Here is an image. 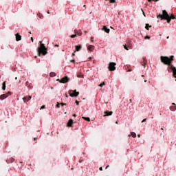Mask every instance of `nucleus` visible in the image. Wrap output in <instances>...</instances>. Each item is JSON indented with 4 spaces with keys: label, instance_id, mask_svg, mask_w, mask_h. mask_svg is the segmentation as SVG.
I'll list each match as a JSON object with an SVG mask.
<instances>
[{
    "label": "nucleus",
    "instance_id": "cd10ccee",
    "mask_svg": "<svg viewBox=\"0 0 176 176\" xmlns=\"http://www.w3.org/2000/svg\"><path fill=\"white\" fill-rule=\"evenodd\" d=\"M77 78H83V75L78 74Z\"/></svg>",
    "mask_w": 176,
    "mask_h": 176
},
{
    "label": "nucleus",
    "instance_id": "f257e3e1",
    "mask_svg": "<svg viewBox=\"0 0 176 176\" xmlns=\"http://www.w3.org/2000/svg\"><path fill=\"white\" fill-rule=\"evenodd\" d=\"M157 19H161V20H166L168 24H170V23L171 22V20H175V16H174V14H171L170 16L168 15V13H167V11L164 10L162 11V14H159L157 16Z\"/></svg>",
    "mask_w": 176,
    "mask_h": 176
},
{
    "label": "nucleus",
    "instance_id": "4c0bfd02",
    "mask_svg": "<svg viewBox=\"0 0 176 176\" xmlns=\"http://www.w3.org/2000/svg\"><path fill=\"white\" fill-rule=\"evenodd\" d=\"M59 107H60V104L58 103V104H56V108H59Z\"/></svg>",
    "mask_w": 176,
    "mask_h": 176
},
{
    "label": "nucleus",
    "instance_id": "58836bf2",
    "mask_svg": "<svg viewBox=\"0 0 176 176\" xmlns=\"http://www.w3.org/2000/svg\"><path fill=\"white\" fill-rule=\"evenodd\" d=\"M94 37H91V41H94Z\"/></svg>",
    "mask_w": 176,
    "mask_h": 176
},
{
    "label": "nucleus",
    "instance_id": "f8f14e48",
    "mask_svg": "<svg viewBox=\"0 0 176 176\" xmlns=\"http://www.w3.org/2000/svg\"><path fill=\"white\" fill-rule=\"evenodd\" d=\"M112 113H113V112L109 111H104V116H112Z\"/></svg>",
    "mask_w": 176,
    "mask_h": 176
},
{
    "label": "nucleus",
    "instance_id": "39448f33",
    "mask_svg": "<svg viewBox=\"0 0 176 176\" xmlns=\"http://www.w3.org/2000/svg\"><path fill=\"white\" fill-rule=\"evenodd\" d=\"M56 80L58 82H60V83H67V82H69V78H68V76H65L62 78L60 80L57 79Z\"/></svg>",
    "mask_w": 176,
    "mask_h": 176
},
{
    "label": "nucleus",
    "instance_id": "6e6552de",
    "mask_svg": "<svg viewBox=\"0 0 176 176\" xmlns=\"http://www.w3.org/2000/svg\"><path fill=\"white\" fill-rule=\"evenodd\" d=\"M12 94V92L9 91L6 94H2L0 96V100H5V98H8L9 97V95Z\"/></svg>",
    "mask_w": 176,
    "mask_h": 176
},
{
    "label": "nucleus",
    "instance_id": "7ed1b4c3",
    "mask_svg": "<svg viewBox=\"0 0 176 176\" xmlns=\"http://www.w3.org/2000/svg\"><path fill=\"white\" fill-rule=\"evenodd\" d=\"M160 60L163 63V64H165V65H169V67H171V63H173V59H170V58H168V56H161Z\"/></svg>",
    "mask_w": 176,
    "mask_h": 176
},
{
    "label": "nucleus",
    "instance_id": "de8ad7c7",
    "mask_svg": "<svg viewBox=\"0 0 176 176\" xmlns=\"http://www.w3.org/2000/svg\"><path fill=\"white\" fill-rule=\"evenodd\" d=\"M142 11L143 12L144 16H145V12H144V10H142Z\"/></svg>",
    "mask_w": 176,
    "mask_h": 176
},
{
    "label": "nucleus",
    "instance_id": "e433bc0d",
    "mask_svg": "<svg viewBox=\"0 0 176 176\" xmlns=\"http://www.w3.org/2000/svg\"><path fill=\"white\" fill-rule=\"evenodd\" d=\"M144 122H146V118L144 119V120L142 121V123H144Z\"/></svg>",
    "mask_w": 176,
    "mask_h": 176
},
{
    "label": "nucleus",
    "instance_id": "69168bd1",
    "mask_svg": "<svg viewBox=\"0 0 176 176\" xmlns=\"http://www.w3.org/2000/svg\"><path fill=\"white\" fill-rule=\"evenodd\" d=\"M29 33H30V34H31V32H30Z\"/></svg>",
    "mask_w": 176,
    "mask_h": 176
},
{
    "label": "nucleus",
    "instance_id": "c9c22d12",
    "mask_svg": "<svg viewBox=\"0 0 176 176\" xmlns=\"http://www.w3.org/2000/svg\"><path fill=\"white\" fill-rule=\"evenodd\" d=\"M28 87H30V89H32V85L30 84Z\"/></svg>",
    "mask_w": 176,
    "mask_h": 176
},
{
    "label": "nucleus",
    "instance_id": "8fccbe9b",
    "mask_svg": "<svg viewBox=\"0 0 176 176\" xmlns=\"http://www.w3.org/2000/svg\"><path fill=\"white\" fill-rule=\"evenodd\" d=\"M73 116H74V118H76V114H73Z\"/></svg>",
    "mask_w": 176,
    "mask_h": 176
},
{
    "label": "nucleus",
    "instance_id": "1a4fd4ad",
    "mask_svg": "<svg viewBox=\"0 0 176 176\" xmlns=\"http://www.w3.org/2000/svg\"><path fill=\"white\" fill-rule=\"evenodd\" d=\"M31 98H32V97L31 96H28L23 97V100L24 102H28V101H30V100H31Z\"/></svg>",
    "mask_w": 176,
    "mask_h": 176
},
{
    "label": "nucleus",
    "instance_id": "f704fd0d",
    "mask_svg": "<svg viewBox=\"0 0 176 176\" xmlns=\"http://www.w3.org/2000/svg\"><path fill=\"white\" fill-rule=\"evenodd\" d=\"M60 105H62V107H64V105H67V104H65V103H60Z\"/></svg>",
    "mask_w": 176,
    "mask_h": 176
},
{
    "label": "nucleus",
    "instance_id": "393cba45",
    "mask_svg": "<svg viewBox=\"0 0 176 176\" xmlns=\"http://www.w3.org/2000/svg\"><path fill=\"white\" fill-rule=\"evenodd\" d=\"M74 32H77V35H78V36H82V32H78V30H74Z\"/></svg>",
    "mask_w": 176,
    "mask_h": 176
},
{
    "label": "nucleus",
    "instance_id": "0e129e2a",
    "mask_svg": "<svg viewBox=\"0 0 176 176\" xmlns=\"http://www.w3.org/2000/svg\"><path fill=\"white\" fill-rule=\"evenodd\" d=\"M144 82H146V80H145Z\"/></svg>",
    "mask_w": 176,
    "mask_h": 176
},
{
    "label": "nucleus",
    "instance_id": "412c9836",
    "mask_svg": "<svg viewBox=\"0 0 176 176\" xmlns=\"http://www.w3.org/2000/svg\"><path fill=\"white\" fill-rule=\"evenodd\" d=\"M131 135L133 138H135L137 137V134L135 132H131Z\"/></svg>",
    "mask_w": 176,
    "mask_h": 176
},
{
    "label": "nucleus",
    "instance_id": "bb28decb",
    "mask_svg": "<svg viewBox=\"0 0 176 176\" xmlns=\"http://www.w3.org/2000/svg\"><path fill=\"white\" fill-rule=\"evenodd\" d=\"M25 86H27V87H30V82L28 81L26 82Z\"/></svg>",
    "mask_w": 176,
    "mask_h": 176
},
{
    "label": "nucleus",
    "instance_id": "f03ea898",
    "mask_svg": "<svg viewBox=\"0 0 176 176\" xmlns=\"http://www.w3.org/2000/svg\"><path fill=\"white\" fill-rule=\"evenodd\" d=\"M40 46L37 48V52L38 56L43 54V56H46L47 54V48L45 46V44L42 43V41H39Z\"/></svg>",
    "mask_w": 176,
    "mask_h": 176
},
{
    "label": "nucleus",
    "instance_id": "bf43d9fd",
    "mask_svg": "<svg viewBox=\"0 0 176 176\" xmlns=\"http://www.w3.org/2000/svg\"><path fill=\"white\" fill-rule=\"evenodd\" d=\"M131 135H129V137H131Z\"/></svg>",
    "mask_w": 176,
    "mask_h": 176
},
{
    "label": "nucleus",
    "instance_id": "b1692460",
    "mask_svg": "<svg viewBox=\"0 0 176 176\" xmlns=\"http://www.w3.org/2000/svg\"><path fill=\"white\" fill-rule=\"evenodd\" d=\"M149 27H152V26H151V25H149V24L146 23V26H145L146 30H147L148 31H149Z\"/></svg>",
    "mask_w": 176,
    "mask_h": 176
},
{
    "label": "nucleus",
    "instance_id": "6ab92c4d",
    "mask_svg": "<svg viewBox=\"0 0 176 176\" xmlns=\"http://www.w3.org/2000/svg\"><path fill=\"white\" fill-rule=\"evenodd\" d=\"M2 90H6V81H4L2 84Z\"/></svg>",
    "mask_w": 176,
    "mask_h": 176
},
{
    "label": "nucleus",
    "instance_id": "423d86ee",
    "mask_svg": "<svg viewBox=\"0 0 176 176\" xmlns=\"http://www.w3.org/2000/svg\"><path fill=\"white\" fill-rule=\"evenodd\" d=\"M116 63H113V62H111L109 64V71H115L116 69Z\"/></svg>",
    "mask_w": 176,
    "mask_h": 176
},
{
    "label": "nucleus",
    "instance_id": "37998d69",
    "mask_svg": "<svg viewBox=\"0 0 176 176\" xmlns=\"http://www.w3.org/2000/svg\"><path fill=\"white\" fill-rule=\"evenodd\" d=\"M75 53H76V51H74V52L72 54V56H75Z\"/></svg>",
    "mask_w": 176,
    "mask_h": 176
},
{
    "label": "nucleus",
    "instance_id": "a19ab883",
    "mask_svg": "<svg viewBox=\"0 0 176 176\" xmlns=\"http://www.w3.org/2000/svg\"><path fill=\"white\" fill-rule=\"evenodd\" d=\"M76 104L78 105L79 104V102L78 100H76Z\"/></svg>",
    "mask_w": 176,
    "mask_h": 176
},
{
    "label": "nucleus",
    "instance_id": "864d4df0",
    "mask_svg": "<svg viewBox=\"0 0 176 176\" xmlns=\"http://www.w3.org/2000/svg\"><path fill=\"white\" fill-rule=\"evenodd\" d=\"M55 46H56L57 47H58V45H56Z\"/></svg>",
    "mask_w": 176,
    "mask_h": 176
},
{
    "label": "nucleus",
    "instance_id": "c03bdc74",
    "mask_svg": "<svg viewBox=\"0 0 176 176\" xmlns=\"http://www.w3.org/2000/svg\"><path fill=\"white\" fill-rule=\"evenodd\" d=\"M38 17H40V19H42V17H43V16L39 15Z\"/></svg>",
    "mask_w": 176,
    "mask_h": 176
},
{
    "label": "nucleus",
    "instance_id": "20e7f679",
    "mask_svg": "<svg viewBox=\"0 0 176 176\" xmlns=\"http://www.w3.org/2000/svg\"><path fill=\"white\" fill-rule=\"evenodd\" d=\"M69 94L70 97H78L79 92L76 91V90H69Z\"/></svg>",
    "mask_w": 176,
    "mask_h": 176
},
{
    "label": "nucleus",
    "instance_id": "2f4dec72",
    "mask_svg": "<svg viewBox=\"0 0 176 176\" xmlns=\"http://www.w3.org/2000/svg\"><path fill=\"white\" fill-rule=\"evenodd\" d=\"M71 38H76V34H73L71 36Z\"/></svg>",
    "mask_w": 176,
    "mask_h": 176
},
{
    "label": "nucleus",
    "instance_id": "ea45409f",
    "mask_svg": "<svg viewBox=\"0 0 176 176\" xmlns=\"http://www.w3.org/2000/svg\"><path fill=\"white\" fill-rule=\"evenodd\" d=\"M71 61V63H75V60L74 59H73V60H70Z\"/></svg>",
    "mask_w": 176,
    "mask_h": 176
},
{
    "label": "nucleus",
    "instance_id": "79ce46f5",
    "mask_svg": "<svg viewBox=\"0 0 176 176\" xmlns=\"http://www.w3.org/2000/svg\"><path fill=\"white\" fill-rule=\"evenodd\" d=\"M99 170L100 171H102V167H100Z\"/></svg>",
    "mask_w": 176,
    "mask_h": 176
},
{
    "label": "nucleus",
    "instance_id": "4d7b16f0",
    "mask_svg": "<svg viewBox=\"0 0 176 176\" xmlns=\"http://www.w3.org/2000/svg\"><path fill=\"white\" fill-rule=\"evenodd\" d=\"M86 7V5H84V8H85Z\"/></svg>",
    "mask_w": 176,
    "mask_h": 176
},
{
    "label": "nucleus",
    "instance_id": "2eb2a0df",
    "mask_svg": "<svg viewBox=\"0 0 176 176\" xmlns=\"http://www.w3.org/2000/svg\"><path fill=\"white\" fill-rule=\"evenodd\" d=\"M76 52H80V50H82V45H76Z\"/></svg>",
    "mask_w": 176,
    "mask_h": 176
},
{
    "label": "nucleus",
    "instance_id": "473e14b6",
    "mask_svg": "<svg viewBox=\"0 0 176 176\" xmlns=\"http://www.w3.org/2000/svg\"><path fill=\"white\" fill-rule=\"evenodd\" d=\"M45 108H46V106L43 105V106L41 107V109H45Z\"/></svg>",
    "mask_w": 176,
    "mask_h": 176
},
{
    "label": "nucleus",
    "instance_id": "052dcab7",
    "mask_svg": "<svg viewBox=\"0 0 176 176\" xmlns=\"http://www.w3.org/2000/svg\"><path fill=\"white\" fill-rule=\"evenodd\" d=\"M47 13H48V14H49L50 12H47Z\"/></svg>",
    "mask_w": 176,
    "mask_h": 176
},
{
    "label": "nucleus",
    "instance_id": "dca6fc26",
    "mask_svg": "<svg viewBox=\"0 0 176 176\" xmlns=\"http://www.w3.org/2000/svg\"><path fill=\"white\" fill-rule=\"evenodd\" d=\"M87 50L89 51V52H93L94 50V45H89L87 47Z\"/></svg>",
    "mask_w": 176,
    "mask_h": 176
},
{
    "label": "nucleus",
    "instance_id": "4be33fe9",
    "mask_svg": "<svg viewBox=\"0 0 176 176\" xmlns=\"http://www.w3.org/2000/svg\"><path fill=\"white\" fill-rule=\"evenodd\" d=\"M50 76H51V78H54V76H56V73L54 72H51L50 74Z\"/></svg>",
    "mask_w": 176,
    "mask_h": 176
},
{
    "label": "nucleus",
    "instance_id": "a211bd4d",
    "mask_svg": "<svg viewBox=\"0 0 176 176\" xmlns=\"http://www.w3.org/2000/svg\"><path fill=\"white\" fill-rule=\"evenodd\" d=\"M170 109L172 110V111H175V109H176V104H175V103H173L172 104V106L170 107Z\"/></svg>",
    "mask_w": 176,
    "mask_h": 176
},
{
    "label": "nucleus",
    "instance_id": "13d9d810",
    "mask_svg": "<svg viewBox=\"0 0 176 176\" xmlns=\"http://www.w3.org/2000/svg\"><path fill=\"white\" fill-rule=\"evenodd\" d=\"M85 34H86V33H87V31H85Z\"/></svg>",
    "mask_w": 176,
    "mask_h": 176
},
{
    "label": "nucleus",
    "instance_id": "a18cd8bd",
    "mask_svg": "<svg viewBox=\"0 0 176 176\" xmlns=\"http://www.w3.org/2000/svg\"><path fill=\"white\" fill-rule=\"evenodd\" d=\"M32 42H34V38L31 37Z\"/></svg>",
    "mask_w": 176,
    "mask_h": 176
},
{
    "label": "nucleus",
    "instance_id": "603ef678",
    "mask_svg": "<svg viewBox=\"0 0 176 176\" xmlns=\"http://www.w3.org/2000/svg\"><path fill=\"white\" fill-rule=\"evenodd\" d=\"M138 137L140 138V137H141V135H140V134L138 135Z\"/></svg>",
    "mask_w": 176,
    "mask_h": 176
},
{
    "label": "nucleus",
    "instance_id": "72a5a7b5",
    "mask_svg": "<svg viewBox=\"0 0 176 176\" xmlns=\"http://www.w3.org/2000/svg\"><path fill=\"white\" fill-rule=\"evenodd\" d=\"M169 59L172 60V61H173L174 60V56H171V57Z\"/></svg>",
    "mask_w": 176,
    "mask_h": 176
},
{
    "label": "nucleus",
    "instance_id": "9d476101",
    "mask_svg": "<svg viewBox=\"0 0 176 176\" xmlns=\"http://www.w3.org/2000/svg\"><path fill=\"white\" fill-rule=\"evenodd\" d=\"M72 124H74V120L70 119L67 122V127H72Z\"/></svg>",
    "mask_w": 176,
    "mask_h": 176
},
{
    "label": "nucleus",
    "instance_id": "0eeeda50",
    "mask_svg": "<svg viewBox=\"0 0 176 176\" xmlns=\"http://www.w3.org/2000/svg\"><path fill=\"white\" fill-rule=\"evenodd\" d=\"M170 69H171L174 78H176V68H175V67L173 66V65H170V67L168 69V72H170Z\"/></svg>",
    "mask_w": 176,
    "mask_h": 176
},
{
    "label": "nucleus",
    "instance_id": "5fc2aeb1",
    "mask_svg": "<svg viewBox=\"0 0 176 176\" xmlns=\"http://www.w3.org/2000/svg\"><path fill=\"white\" fill-rule=\"evenodd\" d=\"M144 75H142V78H144Z\"/></svg>",
    "mask_w": 176,
    "mask_h": 176
},
{
    "label": "nucleus",
    "instance_id": "c756f323",
    "mask_svg": "<svg viewBox=\"0 0 176 176\" xmlns=\"http://www.w3.org/2000/svg\"><path fill=\"white\" fill-rule=\"evenodd\" d=\"M152 1H154V2H157L159 0H148V2H152Z\"/></svg>",
    "mask_w": 176,
    "mask_h": 176
},
{
    "label": "nucleus",
    "instance_id": "6e6d98bb",
    "mask_svg": "<svg viewBox=\"0 0 176 176\" xmlns=\"http://www.w3.org/2000/svg\"><path fill=\"white\" fill-rule=\"evenodd\" d=\"M16 80H17V77L15 78Z\"/></svg>",
    "mask_w": 176,
    "mask_h": 176
},
{
    "label": "nucleus",
    "instance_id": "3c124183",
    "mask_svg": "<svg viewBox=\"0 0 176 176\" xmlns=\"http://www.w3.org/2000/svg\"><path fill=\"white\" fill-rule=\"evenodd\" d=\"M109 167V165H107V166H106V169L108 168Z\"/></svg>",
    "mask_w": 176,
    "mask_h": 176
},
{
    "label": "nucleus",
    "instance_id": "f3484780",
    "mask_svg": "<svg viewBox=\"0 0 176 176\" xmlns=\"http://www.w3.org/2000/svg\"><path fill=\"white\" fill-rule=\"evenodd\" d=\"M13 162H14V158H13V157H10V159H8L7 160H6V162L7 163H13Z\"/></svg>",
    "mask_w": 176,
    "mask_h": 176
},
{
    "label": "nucleus",
    "instance_id": "e2e57ef3",
    "mask_svg": "<svg viewBox=\"0 0 176 176\" xmlns=\"http://www.w3.org/2000/svg\"><path fill=\"white\" fill-rule=\"evenodd\" d=\"M116 124H118V122H116Z\"/></svg>",
    "mask_w": 176,
    "mask_h": 176
},
{
    "label": "nucleus",
    "instance_id": "ddd939ff",
    "mask_svg": "<svg viewBox=\"0 0 176 176\" xmlns=\"http://www.w3.org/2000/svg\"><path fill=\"white\" fill-rule=\"evenodd\" d=\"M148 61L146 60V58H144L143 61L141 62L142 65L145 68V65H146Z\"/></svg>",
    "mask_w": 176,
    "mask_h": 176
},
{
    "label": "nucleus",
    "instance_id": "09e8293b",
    "mask_svg": "<svg viewBox=\"0 0 176 176\" xmlns=\"http://www.w3.org/2000/svg\"><path fill=\"white\" fill-rule=\"evenodd\" d=\"M65 97H67V98H68V95L67 94H65Z\"/></svg>",
    "mask_w": 176,
    "mask_h": 176
},
{
    "label": "nucleus",
    "instance_id": "a878e982",
    "mask_svg": "<svg viewBox=\"0 0 176 176\" xmlns=\"http://www.w3.org/2000/svg\"><path fill=\"white\" fill-rule=\"evenodd\" d=\"M100 87H102V86H105V82H102L101 84L99 85Z\"/></svg>",
    "mask_w": 176,
    "mask_h": 176
},
{
    "label": "nucleus",
    "instance_id": "9b49d317",
    "mask_svg": "<svg viewBox=\"0 0 176 176\" xmlns=\"http://www.w3.org/2000/svg\"><path fill=\"white\" fill-rule=\"evenodd\" d=\"M15 36H16V42H19V41H21V36L20 35V34L19 33L16 34Z\"/></svg>",
    "mask_w": 176,
    "mask_h": 176
},
{
    "label": "nucleus",
    "instance_id": "5701e85b",
    "mask_svg": "<svg viewBox=\"0 0 176 176\" xmlns=\"http://www.w3.org/2000/svg\"><path fill=\"white\" fill-rule=\"evenodd\" d=\"M82 119H84V120H87V122H90V118L89 117H82Z\"/></svg>",
    "mask_w": 176,
    "mask_h": 176
},
{
    "label": "nucleus",
    "instance_id": "c85d7f7f",
    "mask_svg": "<svg viewBox=\"0 0 176 176\" xmlns=\"http://www.w3.org/2000/svg\"><path fill=\"white\" fill-rule=\"evenodd\" d=\"M124 48L126 50H129V48L127 47V45H124Z\"/></svg>",
    "mask_w": 176,
    "mask_h": 176
},
{
    "label": "nucleus",
    "instance_id": "680f3d73",
    "mask_svg": "<svg viewBox=\"0 0 176 176\" xmlns=\"http://www.w3.org/2000/svg\"><path fill=\"white\" fill-rule=\"evenodd\" d=\"M169 36L167 37V39H168Z\"/></svg>",
    "mask_w": 176,
    "mask_h": 176
},
{
    "label": "nucleus",
    "instance_id": "4468645a",
    "mask_svg": "<svg viewBox=\"0 0 176 176\" xmlns=\"http://www.w3.org/2000/svg\"><path fill=\"white\" fill-rule=\"evenodd\" d=\"M102 31H104V32H107V34H109L110 30L107 28V26H103Z\"/></svg>",
    "mask_w": 176,
    "mask_h": 176
},
{
    "label": "nucleus",
    "instance_id": "49530a36",
    "mask_svg": "<svg viewBox=\"0 0 176 176\" xmlns=\"http://www.w3.org/2000/svg\"><path fill=\"white\" fill-rule=\"evenodd\" d=\"M129 102L131 103L133 102V100L131 99L129 100Z\"/></svg>",
    "mask_w": 176,
    "mask_h": 176
},
{
    "label": "nucleus",
    "instance_id": "7c9ffc66",
    "mask_svg": "<svg viewBox=\"0 0 176 176\" xmlns=\"http://www.w3.org/2000/svg\"><path fill=\"white\" fill-rule=\"evenodd\" d=\"M145 39H151V36H145Z\"/></svg>",
    "mask_w": 176,
    "mask_h": 176
},
{
    "label": "nucleus",
    "instance_id": "aec40b11",
    "mask_svg": "<svg viewBox=\"0 0 176 176\" xmlns=\"http://www.w3.org/2000/svg\"><path fill=\"white\" fill-rule=\"evenodd\" d=\"M126 45L128 47H129V49H131V47H133V45H131V43L130 41H128V42L126 43Z\"/></svg>",
    "mask_w": 176,
    "mask_h": 176
}]
</instances>
